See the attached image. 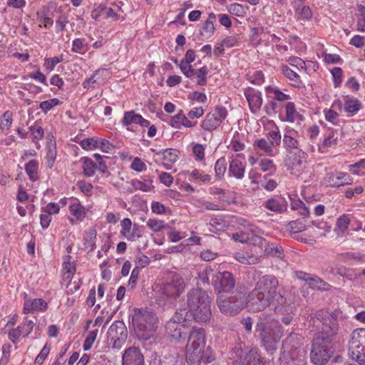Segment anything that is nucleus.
<instances>
[{"label":"nucleus","instance_id":"30","mask_svg":"<svg viewBox=\"0 0 365 365\" xmlns=\"http://www.w3.org/2000/svg\"><path fill=\"white\" fill-rule=\"evenodd\" d=\"M264 252L273 257L282 259L284 257V250L282 246L274 244H267L265 247Z\"/></svg>","mask_w":365,"mask_h":365},{"label":"nucleus","instance_id":"18","mask_svg":"<svg viewBox=\"0 0 365 365\" xmlns=\"http://www.w3.org/2000/svg\"><path fill=\"white\" fill-rule=\"evenodd\" d=\"M306 153L299 150L298 154L295 153L293 156L289 158V170L292 175H298L303 168L302 158H305Z\"/></svg>","mask_w":365,"mask_h":365},{"label":"nucleus","instance_id":"60","mask_svg":"<svg viewBox=\"0 0 365 365\" xmlns=\"http://www.w3.org/2000/svg\"><path fill=\"white\" fill-rule=\"evenodd\" d=\"M49 351H50V346H48L47 344H46L44 345V346L43 347V349H41V352L36 356V358L35 359V363L39 364H41L43 361V360L46 358V356H48Z\"/></svg>","mask_w":365,"mask_h":365},{"label":"nucleus","instance_id":"23","mask_svg":"<svg viewBox=\"0 0 365 365\" xmlns=\"http://www.w3.org/2000/svg\"><path fill=\"white\" fill-rule=\"evenodd\" d=\"M253 147L255 150H262L264 154L269 156H274L273 146L268 142L267 139H257L253 143Z\"/></svg>","mask_w":365,"mask_h":365},{"label":"nucleus","instance_id":"32","mask_svg":"<svg viewBox=\"0 0 365 365\" xmlns=\"http://www.w3.org/2000/svg\"><path fill=\"white\" fill-rule=\"evenodd\" d=\"M213 277H215L213 269L210 267H207L199 273L197 284L200 285L209 284L210 278L212 279Z\"/></svg>","mask_w":365,"mask_h":365},{"label":"nucleus","instance_id":"56","mask_svg":"<svg viewBox=\"0 0 365 365\" xmlns=\"http://www.w3.org/2000/svg\"><path fill=\"white\" fill-rule=\"evenodd\" d=\"M331 75L334 79L335 87L339 86L341 83L342 69L339 67H335L331 70Z\"/></svg>","mask_w":365,"mask_h":365},{"label":"nucleus","instance_id":"61","mask_svg":"<svg viewBox=\"0 0 365 365\" xmlns=\"http://www.w3.org/2000/svg\"><path fill=\"white\" fill-rule=\"evenodd\" d=\"M29 129L35 139L40 140L43 138L44 130L42 127L35 125L34 126H31Z\"/></svg>","mask_w":365,"mask_h":365},{"label":"nucleus","instance_id":"22","mask_svg":"<svg viewBox=\"0 0 365 365\" xmlns=\"http://www.w3.org/2000/svg\"><path fill=\"white\" fill-rule=\"evenodd\" d=\"M229 171L237 179H242L245 175V166L238 159H233L230 163Z\"/></svg>","mask_w":365,"mask_h":365},{"label":"nucleus","instance_id":"47","mask_svg":"<svg viewBox=\"0 0 365 365\" xmlns=\"http://www.w3.org/2000/svg\"><path fill=\"white\" fill-rule=\"evenodd\" d=\"M98 330L91 331L86 336L83 347L85 351L90 350L97 336Z\"/></svg>","mask_w":365,"mask_h":365},{"label":"nucleus","instance_id":"40","mask_svg":"<svg viewBox=\"0 0 365 365\" xmlns=\"http://www.w3.org/2000/svg\"><path fill=\"white\" fill-rule=\"evenodd\" d=\"M121 230L120 234L126 240H128L129 236L132 232V222L129 218H125L120 222Z\"/></svg>","mask_w":365,"mask_h":365},{"label":"nucleus","instance_id":"45","mask_svg":"<svg viewBox=\"0 0 365 365\" xmlns=\"http://www.w3.org/2000/svg\"><path fill=\"white\" fill-rule=\"evenodd\" d=\"M235 259L238 262L245 264H254L257 262V257L245 255L243 253H237Z\"/></svg>","mask_w":365,"mask_h":365},{"label":"nucleus","instance_id":"64","mask_svg":"<svg viewBox=\"0 0 365 365\" xmlns=\"http://www.w3.org/2000/svg\"><path fill=\"white\" fill-rule=\"evenodd\" d=\"M130 168L133 170L141 172L146 169V165L139 158H135L132 162Z\"/></svg>","mask_w":365,"mask_h":365},{"label":"nucleus","instance_id":"54","mask_svg":"<svg viewBox=\"0 0 365 365\" xmlns=\"http://www.w3.org/2000/svg\"><path fill=\"white\" fill-rule=\"evenodd\" d=\"M147 226L152 230L153 232H160L164 228L163 222L161 220H157L150 219L147 222Z\"/></svg>","mask_w":365,"mask_h":365},{"label":"nucleus","instance_id":"14","mask_svg":"<svg viewBox=\"0 0 365 365\" xmlns=\"http://www.w3.org/2000/svg\"><path fill=\"white\" fill-rule=\"evenodd\" d=\"M212 284L218 294L230 292L235 287V279L230 272H218L215 274V277H212Z\"/></svg>","mask_w":365,"mask_h":365},{"label":"nucleus","instance_id":"7","mask_svg":"<svg viewBox=\"0 0 365 365\" xmlns=\"http://www.w3.org/2000/svg\"><path fill=\"white\" fill-rule=\"evenodd\" d=\"M232 365H262V358L257 349L246 346L244 342H238L230 351Z\"/></svg>","mask_w":365,"mask_h":365},{"label":"nucleus","instance_id":"13","mask_svg":"<svg viewBox=\"0 0 365 365\" xmlns=\"http://www.w3.org/2000/svg\"><path fill=\"white\" fill-rule=\"evenodd\" d=\"M227 110L225 107L217 106L213 110L205 115L201 127L206 131L212 132L220 125L222 121L227 118Z\"/></svg>","mask_w":365,"mask_h":365},{"label":"nucleus","instance_id":"9","mask_svg":"<svg viewBox=\"0 0 365 365\" xmlns=\"http://www.w3.org/2000/svg\"><path fill=\"white\" fill-rule=\"evenodd\" d=\"M348 351L353 360L365 365V329L353 331L349 341Z\"/></svg>","mask_w":365,"mask_h":365},{"label":"nucleus","instance_id":"26","mask_svg":"<svg viewBox=\"0 0 365 365\" xmlns=\"http://www.w3.org/2000/svg\"><path fill=\"white\" fill-rule=\"evenodd\" d=\"M283 145L286 150L292 153V150H297L299 151V142L292 135L289 133H285L283 137Z\"/></svg>","mask_w":365,"mask_h":365},{"label":"nucleus","instance_id":"41","mask_svg":"<svg viewBox=\"0 0 365 365\" xmlns=\"http://www.w3.org/2000/svg\"><path fill=\"white\" fill-rule=\"evenodd\" d=\"M25 170L31 180H35L38 172V163L35 160H31L25 165Z\"/></svg>","mask_w":365,"mask_h":365},{"label":"nucleus","instance_id":"12","mask_svg":"<svg viewBox=\"0 0 365 365\" xmlns=\"http://www.w3.org/2000/svg\"><path fill=\"white\" fill-rule=\"evenodd\" d=\"M128 337L125 324L122 321H115L108 330V341L113 348L119 349L125 344Z\"/></svg>","mask_w":365,"mask_h":365},{"label":"nucleus","instance_id":"16","mask_svg":"<svg viewBox=\"0 0 365 365\" xmlns=\"http://www.w3.org/2000/svg\"><path fill=\"white\" fill-rule=\"evenodd\" d=\"M122 365H145L140 349L135 346L126 349L122 356Z\"/></svg>","mask_w":365,"mask_h":365},{"label":"nucleus","instance_id":"25","mask_svg":"<svg viewBox=\"0 0 365 365\" xmlns=\"http://www.w3.org/2000/svg\"><path fill=\"white\" fill-rule=\"evenodd\" d=\"M179 151L175 149L168 148L157 153L161 156V159L170 163H175L178 159Z\"/></svg>","mask_w":365,"mask_h":365},{"label":"nucleus","instance_id":"21","mask_svg":"<svg viewBox=\"0 0 365 365\" xmlns=\"http://www.w3.org/2000/svg\"><path fill=\"white\" fill-rule=\"evenodd\" d=\"M170 124L175 128H180L182 125L186 128H192L196 125L197 121L190 120L182 113V110H180L177 115L171 118Z\"/></svg>","mask_w":365,"mask_h":365},{"label":"nucleus","instance_id":"36","mask_svg":"<svg viewBox=\"0 0 365 365\" xmlns=\"http://www.w3.org/2000/svg\"><path fill=\"white\" fill-rule=\"evenodd\" d=\"M69 210L71 213L76 218V220H81L85 217L86 212L84 207L78 202L71 204Z\"/></svg>","mask_w":365,"mask_h":365},{"label":"nucleus","instance_id":"51","mask_svg":"<svg viewBox=\"0 0 365 365\" xmlns=\"http://www.w3.org/2000/svg\"><path fill=\"white\" fill-rule=\"evenodd\" d=\"M103 71L104 70H98L90 78L85 80L83 83V88L86 89L94 88L93 84L97 82V76Z\"/></svg>","mask_w":365,"mask_h":365},{"label":"nucleus","instance_id":"17","mask_svg":"<svg viewBox=\"0 0 365 365\" xmlns=\"http://www.w3.org/2000/svg\"><path fill=\"white\" fill-rule=\"evenodd\" d=\"M245 96L249 103L251 112L253 113L258 112L262 104V98L260 92L248 88L245 91Z\"/></svg>","mask_w":365,"mask_h":365},{"label":"nucleus","instance_id":"44","mask_svg":"<svg viewBox=\"0 0 365 365\" xmlns=\"http://www.w3.org/2000/svg\"><path fill=\"white\" fill-rule=\"evenodd\" d=\"M35 323L34 321L25 318L24 322L18 328L23 335L26 336L32 331Z\"/></svg>","mask_w":365,"mask_h":365},{"label":"nucleus","instance_id":"38","mask_svg":"<svg viewBox=\"0 0 365 365\" xmlns=\"http://www.w3.org/2000/svg\"><path fill=\"white\" fill-rule=\"evenodd\" d=\"M264 206L267 209L275 212L281 213L283 212V205L278 200L274 198L267 200L264 203Z\"/></svg>","mask_w":365,"mask_h":365},{"label":"nucleus","instance_id":"57","mask_svg":"<svg viewBox=\"0 0 365 365\" xmlns=\"http://www.w3.org/2000/svg\"><path fill=\"white\" fill-rule=\"evenodd\" d=\"M77 185L78 188L86 195L91 194L93 187L91 183L81 180L78 181Z\"/></svg>","mask_w":365,"mask_h":365},{"label":"nucleus","instance_id":"58","mask_svg":"<svg viewBox=\"0 0 365 365\" xmlns=\"http://www.w3.org/2000/svg\"><path fill=\"white\" fill-rule=\"evenodd\" d=\"M277 103L274 100L268 102L264 107V111L269 116L274 115L277 113Z\"/></svg>","mask_w":365,"mask_h":365},{"label":"nucleus","instance_id":"27","mask_svg":"<svg viewBox=\"0 0 365 365\" xmlns=\"http://www.w3.org/2000/svg\"><path fill=\"white\" fill-rule=\"evenodd\" d=\"M281 71L284 76L294 83L292 84L294 86H299V84L301 82L300 76L296 71H293L286 65L281 66Z\"/></svg>","mask_w":365,"mask_h":365},{"label":"nucleus","instance_id":"62","mask_svg":"<svg viewBox=\"0 0 365 365\" xmlns=\"http://www.w3.org/2000/svg\"><path fill=\"white\" fill-rule=\"evenodd\" d=\"M358 169H365V158L349 165V171L354 175H359Z\"/></svg>","mask_w":365,"mask_h":365},{"label":"nucleus","instance_id":"24","mask_svg":"<svg viewBox=\"0 0 365 365\" xmlns=\"http://www.w3.org/2000/svg\"><path fill=\"white\" fill-rule=\"evenodd\" d=\"M350 222L351 219L349 215L344 214L341 215L336 220V227L334 230V232L338 235L343 234L349 227Z\"/></svg>","mask_w":365,"mask_h":365},{"label":"nucleus","instance_id":"35","mask_svg":"<svg viewBox=\"0 0 365 365\" xmlns=\"http://www.w3.org/2000/svg\"><path fill=\"white\" fill-rule=\"evenodd\" d=\"M13 113L7 110L0 117V130H9L13 121Z\"/></svg>","mask_w":365,"mask_h":365},{"label":"nucleus","instance_id":"20","mask_svg":"<svg viewBox=\"0 0 365 365\" xmlns=\"http://www.w3.org/2000/svg\"><path fill=\"white\" fill-rule=\"evenodd\" d=\"M47 307L46 302L42 299H28L24 302V313L28 314L37 311H45Z\"/></svg>","mask_w":365,"mask_h":365},{"label":"nucleus","instance_id":"28","mask_svg":"<svg viewBox=\"0 0 365 365\" xmlns=\"http://www.w3.org/2000/svg\"><path fill=\"white\" fill-rule=\"evenodd\" d=\"M266 92L268 94L272 93L274 95V96L272 97L274 101L275 100L278 101H286L291 99L289 95L282 93L277 87L269 86L266 88Z\"/></svg>","mask_w":365,"mask_h":365},{"label":"nucleus","instance_id":"63","mask_svg":"<svg viewBox=\"0 0 365 365\" xmlns=\"http://www.w3.org/2000/svg\"><path fill=\"white\" fill-rule=\"evenodd\" d=\"M192 151L195 155L196 156V159L198 160H202L205 158V148L201 144H196L192 148Z\"/></svg>","mask_w":365,"mask_h":365},{"label":"nucleus","instance_id":"6","mask_svg":"<svg viewBox=\"0 0 365 365\" xmlns=\"http://www.w3.org/2000/svg\"><path fill=\"white\" fill-rule=\"evenodd\" d=\"M205 347V331L203 328L193 327L190 332L186 346V360L189 365H197L200 351Z\"/></svg>","mask_w":365,"mask_h":365},{"label":"nucleus","instance_id":"50","mask_svg":"<svg viewBox=\"0 0 365 365\" xmlns=\"http://www.w3.org/2000/svg\"><path fill=\"white\" fill-rule=\"evenodd\" d=\"M282 136L279 132L272 130L267 133V140L273 147L279 145Z\"/></svg>","mask_w":365,"mask_h":365},{"label":"nucleus","instance_id":"3","mask_svg":"<svg viewBox=\"0 0 365 365\" xmlns=\"http://www.w3.org/2000/svg\"><path fill=\"white\" fill-rule=\"evenodd\" d=\"M284 334L283 327L272 314L262 313L257 319L255 336L267 351L277 350V345Z\"/></svg>","mask_w":365,"mask_h":365},{"label":"nucleus","instance_id":"31","mask_svg":"<svg viewBox=\"0 0 365 365\" xmlns=\"http://www.w3.org/2000/svg\"><path fill=\"white\" fill-rule=\"evenodd\" d=\"M312 289H319V290H326L328 289V287L329 286L326 282L318 277H312L309 279V282L307 284Z\"/></svg>","mask_w":365,"mask_h":365},{"label":"nucleus","instance_id":"5","mask_svg":"<svg viewBox=\"0 0 365 365\" xmlns=\"http://www.w3.org/2000/svg\"><path fill=\"white\" fill-rule=\"evenodd\" d=\"M187 312H190L197 322L210 320L212 312L210 299L206 292L200 288L191 289L187 294Z\"/></svg>","mask_w":365,"mask_h":365},{"label":"nucleus","instance_id":"37","mask_svg":"<svg viewBox=\"0 0 365 365\" xmlns=\"http://www.w3.org/2000/svg\"><path fill=\"white\" fill-rule=\"evenodd\" d=\"M140 116V115L135 113L133 110L125 112L123 119V124L126 126L131 123L138 124Z\"/></svg>","mask_w":365,"mask_h":365},{"label":"nucleus","instance_id":"52","mask_svg":"<svg viewBox=\"0 0 365 365\" xmlns=\"http://www.w3.org/2000/svg\"><path fill=\"white\" fill-rule=\"evenodd\" d=\"M289 228L294 233L302 232L306 230L307 227H310V225L306 227L302 222L299 220L292 221L288 225Z\"/></svg>","mask_w":365,"mask_h":365},{"label":"nucleus","instance_id":"10","mask_svg":"<svg viewBox=\"0 0 365 365\" xmlns=\"http://www.w3.org/2000/svg\"><path fill=\"white\" fill-rule=\"evenodd\" d=\"M244 298L242 292H236L227 297H218L217 304L222 314L227 316H235L244 307Z\"/></svg>","mask_w":365,"mask_h":365},{"label":"nucleus","instance_id":"34","mask_svg":"<svg viewBox=\"0 0 365 365\" xmlns=\"http://www.w3.org/2000/svg\"><path fill=\"white\" fill-rule=\"evenodd\" d=\"M144 180L146 181L145 180ZM131 185L133 187V189H128V191H129L130 192H133L134 190L148 192L151 190L150 184L147 183L146 182H142L137 179L132 180Z\"/></svg>","mask_w":365,"mask_h":365},{"label":"nucleus","instance_id":"19","mask_svg":"<svg viewBox=\"0 0 365 365\" xmlns=\"http://www.w3.org/2000/svg\"><path fill=\"white\" fill-rule=\"evenodd\" d=\"M302 341L303 339L299 334L291 332L283 341L282 347L284 351L292 352L301 346Z\"/></svg>","mask_w":365,"mask_h":365},{"label":"nucleus","instance_id":"11","mask_svg":"<svg viewBox=\"0 0 365 365\" xmlns=\"http://www.w3.org/2000/svg\"><path fill=\"white\" fill-rule=\"evenodd\" d=\"M183 279L174 276L170 282L163 284L160 288L162 298L168 304H173L185 290Z\"/></svg>","mask_w":365,"mask_h":365},{"label":"nucleus","instance_id":"1","mask_svg":"<svg viewBox=\"0 0 365 365\" xmlns=\"http://www.w3.org/2000/svg\"><path fill=\"white\" fill-rule=\"evenodd\" d=\"M309 324L316 329L310 352L311 361L316 365H324L332 354L331 344L339 329L337 317L327 310H319L311 315Z\"/></svg>","mask_w":365,"mask_h":365},{"label":"nucleus","instance_id":"46","mask_svg":"<svg viewBox=\"0 0 365 365\" xmlns=\"http://www.w3.org/2000/svg\"><path fill=\"white\" fill-rule=\"evenodd\" d=\"M310 224L317 227L318 229L323 230L322 232L317 234L319 237H326L327 234L331 232V226L328 225L327 222L322 221H311Z\"/></svg>","mask_w":365,"mask_h":365},{"label":"nucleus","instance_id":"49","mask_svg":"<svg viewBox=\"0 0 365 365\" xmlns=\"http://www.w3.org/2000/svg\"><path fill=\"white\" fill-rule=\"evenodd\" d=\"M297 113L294 103L288 102L286 105V118L287 120L293 123L295 120V114Z\"/></svg>","mask_w":365,"mask_h":365},{"label":"nucleus","instance_id":"8","mask_svg":"<svg viewBox=\"0 0 365 365\" xmlns=\"http://www.w3.org/2000/svg\"><path fill=\"white\" fill-rule=\"evenodd\" d=\"M187 319V311L186 308L178 309L174 316L172 317L165 325L166 333L175 341L185 339L187 333L182 331L185 329L183 322Z\"/></svg>","mask_w":365,"mask_h":365},{"label":"nucleus","instance_id":"15","mask_svg":"<svg viewBox=\"0 0 365 365\" xmlns=\"http://www.w3.org/2000/svg\"><path fill=\"white\" fill-rule=\"evenodd\" d=\"M281 302L277 303L273 307L274 312L279 316H282L281 320L286 325L291 324L294 319V306L292 302L287 299H282Z\"/></svg>","mask_w":365,"mask_h":365},{"label":"nucleus","instance_id":"53","mask_svg":"<svg viewBox=\"0 0 365 365\" xmlns=\"http://www.w3.org/2000/svg\"><path fill=\"white\" fill-rule=\"evenodd\" d=\"M180 68L183 74L187 78H190L195 75V69L192 68L190 63H186L184 61H181L180 63Z\"/></svg>","mask_w":365,"mask_h":365},{"label":"nucleus","instance_id":"2","mask_svg":"<svg viewBox=\"0 0 365 365\" xmlns=\"http://www.w3.org/2000/svg\"><path fill=\"white\" fill-rule=\"evenodd\" d=\"M278 287L279 282L275 276L272 274L262 276L247 297V306L254 312H261L271 304L274 307L281 302L280 298L287 299L277 291Z\"/></svg>","mask_w":365,"mask_h":365},{"label":"nucleus","instance_id":"4","mask_svg":"<svg viewBox=\"0 0 365 365\" xmlns=\"http://www.w3.org/2000/svg\"><path fill=\"white\" fill-rule=\"evenodd\" d=\"M135 334L139 339L148 340L153 336L158 322L155 314L148 308H135L130 314Z\"/></svg>","mask_w":365,"mask_h":365},{"label":"nucleus","instance_id":"29","mask_svg":"<svg viewBox=\"0 0 365 365\" xmlns=\"http://www.w3.org/2000/svg\"><path fill=\"white\" fill-rule=\"evenodd\" d=\"M83 162V172L86 177H91L95 173L96 163H95L91 158L85 157L82 158Z\"/></svg>","mask_w":365,"mask_h":365},{"label":"nucleus","instance_id":"59","mask_svg":"<svg viewBox=\"0 0 365 365\" xmlns=\"http://www.w3.org/2000/svg\"><path fill=\"white\" fill-rule=\"evenodd\" d=\"M296 12L304 21H309L311 19L312 16V13L311 11L310 8L308 6H306V5L302 6V7H301L299 11H296Z\"/></svg>","mask_w":365,"mask_h":365},{"label":"nucleus","instance_id":"48","mask_svg":"<svg viewBox=\"0 0 365 365\" xmlns=\"http://www.w3.org/2000/svg\"><path fill=\"white\" fill-rule=\"evenodd\" d=\"M98 144V140L94 138L83 139L80 143L81 146L83 149L87 150H92L93 148H96Z\"/></svg>","mask_w":365,"mask_h":365},{"label":"nucleus","instance_id":"43","mask_svg":"<svg viewBox=\"0 0 365 365\" xmlns=\"http://www.w3.org/2000/svg\"><path fill=\"white\" fill-rule=\"evenodd\" d=\"M208 73V69L206 66H203L200 69H197L195 71V75L197 77V83L200 86H205L207 84V75Z\"/></svg>","mask_w":365,"mask_h":365},{"label":"nucleus","instance_id":"42","mask_svg":"<svg viewBox=\"0 0 365 365\" xmlns=\"http://www.w3.org/2000/svg\"><path fill=\"white\" fill-rule=\"evenodd\" d=\"M360 107V101L357 99H348L344 103V109L347 113H355Z\"/></svg>","mask_w":365,"mask_h":365},{"label":"nucleus","instance_id":"33","mask_svg":"<svg viewBox=\"0 0 365 365\" xmlns=\"http://www.w3.org/2000/svg\"><path fill=\"white\" fill-rule=\"evenodd\" d=\"M227 170V162L225 158L218 159L215 165V177L220 180L224 176Z\"/></svg>","mask_w":365,"mask_h":365},{"label":"nucleus","instance_id":"55","mask_svg":"<svg viewBox=\"0 0 365 365\" xmlns=\"http://www.w3.org/2000/svg\"><path fill=\"white\" fill-rule=\"evenodd\" d=\"M325 113V118L327 121L331 123L334 125H337L339 123V115L338 113L331 110L329 109L324 111Z\"/></svg>","mask_w":365,"mask_h":365},{"label":"nucleus","instance_id":"39","mask_svg":"<svg viewBox=\"0 0 365 365\" xmlns=\"http://www.w3.org/2000/svg\"><path fill=\"white\" fill-rule=\"evenodd\" d=\"M219 23H232L228 15L225 14H219L217 15L214 13L209 14V16L205 23H214L215 21Z\"/></svg>","mask_w":365,"mask_h":365}]
</instances>
